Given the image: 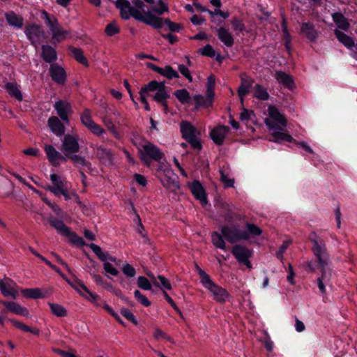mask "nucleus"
Listing matches in <instances>:
<instances>
[{
  "mask_svg": "<svg viewBox=\"0 0 357 357\" xmlns=\"http://www.w3.org/2000/svg\"><path fill=\"white\" fill-rule=\"evenodd\" d=\"M308 238L312 243L311 249L315 259L307 261L305 269L311 273L317 269L320 271L321 275L317 280V285L320 292L325 294L326 284H328L331 277V271L328 268L330 257L326 241L315 231L310 232Z\"/></svg>",
  "mask_w": 357,
  "mask_h": 357,
  "instance_id": "f257e3e1",
  "label": "nucleus"
},
{
  "mask_svg": "<svg viewBox=\"0 0 357 357\" xmlns=\"http://www.w3.org/2000/svg\"><path fill=\"white\" fill-rule=\"evenodd\" d=\"M133 6L128 0H116V7L120 10V16L123 20L132 17L135 20L143 22L152 27L161 26L160 17L153 15L152 10L145 11V4L142 0H132Z\"/></svg>",
  "mask_w": 357,
  "mask_h": 357,
  "instance_id": "f03ea898",
  "label": "nucleus"
},
{
  "mask_svg": "<svg viewBox=\"0 0 357 357\" xmlns=\"http://www.w3.org/2000/svg\"><path fill=\"white\" fill-rule=\"evenodd\" d=\"M287 119L283 113H269V142L278 144L294 143L302 147L305 151L314 153L313 150L306 142H297L287 132Z\"/></svg>",
  "mask_w": 357,
  "mask_h": 357,
  "instance_id": "7ed1b4c3",
  "label": "nucleus"
},
{
  "mask_svg": "<svg viewBox=\"0 0 357 357\" xmlns=\"http://www.w3.org/2000/svg\"><path fill=\"white\" fill-rule=\"evenodd\" d=\"M139 153L141 160L147 167H150L151 160L160 162L165 155L157 146L149 142H146L139 149Z\"/></svg>",
  "mask_w": 357,
  "mask_h": 357,
  "instance_id": "20e7f679",
  "label": "nucleus"
},
{
  "mask_svg": "<svg viewBox=\"0 0 357 357\" xmlns=\"http://www.w3.org/2000/svg\"><path fill=\"white\" fill-rule=\"evenodd\" d=\"M51 226L54 227L58 233L68 238L69 241L74 245L82 247L85 243L82 238L77 235L76 233L71 231L62 220L56 218L50 219Z\"/></svg>",
  "mask_w": 357,
  "mask_h": 357,
  "instance_id": "39448f33",
  "label": "nucleus"
},
{
  "mask_svg": "<svg viewBox=\"0 0 357 357\" xmlns=\"http://www.w3.org/2000/svg\"><path fill=\"white\" fill-rule=\"evenodd\" d=\"M182 137L185 139L191 146L197 150L202 147L201 140L196 134L195 128L186 121H183L180 125Z\"/></svg>",
  "mask_w": 357,
  "mask_h": 357,
  "instance_id": "423d86ee",
  "label": "nucleus"
},
{
  "mask_svg": "<svg viewBox=\"0 0 357 357\" xmlns=\"http://www.w3.org/2000/svg\"><path fill=\"white\" fill-rule=\"evenodd\" d=\"M157 176L165 188L171 190H176L179 188L175 174L170 168H163L160 166L157 169Z\"/></svg>",
  "mask_w": 357,
  "mask_h": 357,
  "instance_id": "0eeeda50",
  "label": "nucleus"
},
{
  "mask_svg": "<svg viewBox=\"0 0 357 357\" xmlns=\"http://www.w3.org/2000/svg\"><path fill=\"white\" fill-rule=\"evenodd\" d=\"M223 236L231 243L249 239L248 233L235 226H224L221 229Z\"/></svg>",
  "mask_w": 357,
  "mask_h": 357,
  "instance_id": "6e6552de",
  "label": "nucleus"
},
{
  "mask_svg": "<svg viewBox=\"0 0 357 357\" xmlns=\"http://www.w3.org/2000/svg\"><path fill=\"white\" fill-rule=\"evenodd\" d=\"M79 137L77 135H65L61 142V150L68 158L70 154L77 153L79 151Z\"/></svg>",
  "mask_w": 357,
  "mask_h": 357,
  "instance_id": "1a4fd4ad",
  "label": "nucleus"
},
{
  "mask_svg": "<svg viewBox=\"0 0 357 357\" xmlns=\"http://www.w3.org/2000/svg\"><path fill=\"white\" fill-rule=\"evenodd\" d=\"M60 119L56 116H51L47 121V125L51 131L58 137L65 134V124H68V113H59Z\"/></svg>",
  "mask_w": 357,
  "mask_h": 357,
  "instance_id": "9d476101",
  "label": "nucleus"
},
{
  "mask_svg": "<svg viewBox=\"0 0 357 357\" xmlns=\"http://www.w3.org/2000/svg\"><path fill=\"white\" fill-rule=\"evenodd\" d=\"M241 84L237 89V93L241 100L242 109L243 112H253L252 110H248L243 107L244 97L250 92L255 80L248 76L245 73H241Z\"/></svg>",
  "mask_w": 357,
  "mask_h": 357,
  "instance_id": "9b49d317",
  "label": "nucleus"
},
{
  "mask_svg": "<svg viewBox=\"0 0 357 357\" xmlns=\"http://www.w3.org/2000/svg\"><path fill=\"white\" fill-rule=\"evenodd\" d=\"M203 286L212 294L213 299L218 303H224L229 297L226 289L216 284L211 279L205 282Z\"/></svg>",
  "mask_w": 357,
  "mask_h": 357,
  "instance_id": "f8f14e48",
  "label": "nucleus"
},
{
  "mask_svg": "<svg viewBox=\"0 0 357 357\" xmlns=\"http://www.w3.org/2000/svg\"><path fill=\"white\" fill-rule=\"evenodd\" d=\"M47 158L52 165L58 167L61 162H66L68 160L66 155H62L58 151L54 146L51 144H45L44 146Z\"/></svg>",
  "mask_w": 357,
  "mask_h": 357,
  "instance_id": "ddd939ff",
  "label": "nucleus"
},
{
  "mask_svg": "<svg viewBox=\"0 0 357 357\" xmlns=\"http://www.w3.org/2000/svg\"><path fill=\"white\" fill-rule=\"evenodd\" d=\"M0 291L6 297L15 298L18 296V286L9 278L0 280Z\"/></svg>",
  "mask_w": 357,
  "mask_h": 357,
  "instance_id": "4468645a",
  "label": "nucleus"
},
{
  "mask_svg": "<svg viewBox=\"0 0 357 357\" xmlns=\"http://www.w3.org/2000/svg\"><path fill=\"white\" fill-rule=\"evenodd\" d=\"M231 253L239 263L245 265L248 268H252L251 262L249 260L251 257V252L248 249L242 245H236L233 247Z\"/></svg>",
  "mask_w": 357,
  "mask_h": 357,
  "instance_id": "2eb2a0df",
  "label": "nucleus"
},
{
  "mask_svg": "<svg viewBox=\"0 0 357 357\" xmlns=\"http://www.w3.org/2000/svg\"><path fill=\"white\" fill-rule=\"evenodd\" d=\"M26 34L31 40L32 45L36 46L45 39V34L40 26L32 24L26 28Z\"/></svg>",
  "mask_w": 357,
  "mask_h": 357,
  "instance_id": "dca6fc26",
  "label": "nucleus"
},
{
  "mask_svg": "<svg viewBox=\"0 0 357 357\" xmlns=\"http://www.w3.org/2000/svg\"><path fill=\"white\" fill-rule=\"evenodd\" d=\"M49 73L52 79L59 85H63L67 80V74L65 69L58 63L50 64Z\"/></svg>",
  "mask_w": 357,
  "mask_h": 357,
  "instance_id": "f3484780",
  "label": "nucleus"
},
{
  "mask_svg": "<svg viewBox=\"0 0 357 357\" xmlns=\"http://www.w3.org/2000/svg\"><path fill=\"white\" fill-rule=\"evenodd\" d=\"M229 130L230 129L228 126L218 125L211 130L210 137L216 145H222Z\"/></svg>",
  "mask_w": 357,
  "mask_h": 357,
  "instance_id": "a211bd4d",
  "label": "nucleus"
},
{
  "mask_svg": "<svg viewBox=\"0 0 357 357\" xmlns=\"http://www.w3.org/2000/svg\"><path fill=\"white\" fill-rule=\"evenodd\" d=\"M80 120L93 135L100 136L105 132L103 128L94 122L89 113H82Z\"/></svg>",
  "mask_w": 357,
  "mask_h": 357,
  "instance_id": "6ab92c4d",
  "label": "nucleus"
},
{
  "mask_svg": "<svg viewBox=\"0 0 357 357\" xmlns=\"http://www.w3.org/2000/svg\"><path fill=\"white\" fill-rule=\"evenodd\" d=\"M147 68L167 77L168 79L179 78L178 73L171 66H166L164 68H160L152 63H147Z\"/></svg>",
  "mask_w": 357,
  "mask_h": 357,
  "instance_id": "aec40b11",
  "label": "nucleus"
},
{
  "mask_svg": "<svg viewBox=\"0 0 357 357\" xmlns=\"http://www.w3.org/2000/svg\"><path fill=\"white\" fill-rule=\"evenodd\" d=\"M188 186L195 198L199 200L202 204H206L207 203L205 190L198 181H192L188 185Z\"/></svg>",
  "mask_w": 357,
  "mask_h": 357,
  "instance_id": "412c9836",
  "label": "nucleus"
},
{
  "mask_svg": "<svg viewBox=\"0 0 357 357\" xmlns=\"http://www.w3.org/2000/svg\"><path fill=\"white\" fill-rule=\"evenodd\" d=\"M195 102V109L198 110L199 109H210L213 108V102L214 97L206 95L203 96L202 95H196L193 97Z\"/></svg>",
  "mask_w": 357,
  "mask_h": 357,
  "instance_id": "4be33fe9",
  "label": "nucleus"
},
{
  "mask_svg": "<svg viewBox=\"0 0 357 357\" xmlns=\"http://www.w3.org/2000/svg\"><path fill=\"white\" fill-rule=\"evenodd\" d=\"M0 303L5 306L6 310L13 314L24 316L26 317H28L29 315V310L17 303L6 301H1Z\"/></svg>",
  "mask_w": 357,
  "mask_h": 357,
  "instance_id": "5701e85b",
  "label": "nucleus"
},
{
  "mask_svg": "<svg viewBox=\"0 0 357 357\" xmlns=\"http://www.w3.org/2000/svg\"><path fill=\"white\" fill-rule=\"evenodd\" d=\"M158 88V82L155 80L149 82L147 84L141 88L139 91L140 100L143 104H144V109L146 110L150 109L149 103L146 100V95L148 94V92L155 91Z\"/></svg>",
  "mask_w": 357,
  "mask_h": 357,
  "instance_id": "b1692460",
  "label": "nucleus"
},
{
  "mask_svg": "<svg viewBox=\"0 0 357 357\" xmlns=\"http://www.w3.org/2000/svg\"><path fill=\"white\" fill-rule=\"evenodd\" d=\"M50 180L53 185H50L46 189L52 192L55 196H59V191L66 187V181L61 179V178L56 174H52L50 175Z\"/></svg>",
  "mask_w": 357,
  "mask_h": 357,
  "instance_id": "393cba45",
  "label": "nucleus"
},
{
  "mask_svg": "<svg viewBox=\"0 0 357 357\" xmlns=\"http://www.w3.org/2000/svg\"><path fill=\"white\" fill-rule=\"evenodd\" d=\"M275 77L279 84L284 88L290 91H292L295 88V83L293 77L289 74L282 71H277Z\"/></svg>",
  "mask_w": 357,
  "mask_h": 357,
  "instance_id": "a878e982",
  "label": "nucleus"
},
{
  "mask_svg": "<svg viewBox=\"0 0 357 357\" xmlns=\"http://www.w3.org/2000/svg\"><path fill=\"white\" fill-rule=\"evenodd\" d=\"M41 57L44 61L52 64L57 59V54L52 46L43 45L41 47Z\"/></svg>",
  "mask_w": 357,
  "mask_h": 357,
  "instance_id": "bb28decb",
  "label": "nucleus"
},
{
  "mask_svg": "<svg viewBox=\"0 0 357 357\" xmlns=\"http://www.w3.org/2000/svg\"><path fill=\"white\" fill-rule=\"evenodd\" d=\"M301 31L305 35L310 41H316L318 37V31L315 29L313 24L309 22H303L301 24Z\"/></svg>",
  "mask_w": 357,
  "mask_h": 357,
  "instance_id": "cd10ccee",
  "label": "nucleus"
},
{
  "mask_svg": "<svg viewBox=\"0 0 357 357\" xmlns=\"http://www.w3.org/2000/svg\"><path fill=\"white\" fill-rule=\"evenodd\" d=\"M97 157L105 164L113 163L114 156L111 151L104 146H100L96 149Z\"/></svg>",
  "mask_w": 357,
  "mask_h": 357,
  "instance_id": "c85d7f7f",
  "label": "nucleus"
},
{
  "mask_svg": "<svg viewBox=\"0 0 357 357\" xmlns=\"http://www.w3.org/2000/svg\"><path fill=\"white\" fill-rule=\"evenodd\" d=\"M218 38L227 46L231 47L234 43L232 35L225 27H220L217 31Z\"/></svg>",
  "mask_w": 357,
  "mask_h": 357,
  "instance_id": "c756f323",
  "label": "nucleus"
},
{
  "mask_svg": "<svg viewBox=\"0 0 357 357\" xmlns=\"http://www.w3.org/2000/svg\"><path fill=\"white\" fill-rule=\"evenodd\" d=\"M335 34L337 40L347 48L351 50L353 47H356V43L352 37L339 30H335Z\"/></svg>",
  "mask_w": 357,
  "mask_h": 357,
  "instance_id": "7c9ffc66",
  "label": "nucleus"
},
{
  "mask_svg": "<svg viewBox=\"0 0 357 357\" xmlns=\"http://www.w3.org/2000/svg\"><path fill=\"white\" fill-rule=\"evenodd\" d=\"M148 276L150 277L151 280L154 286L159 287L162 291L164 289L171 290L172 289V284L169 282V280L166 278L165 277L162 275H158V279L160 280V282H158L156 280V278L153 274L147 273Z\"/></svg>",
  "mask_w": 357,
  "mask_h": 357,
  "instance_id": "2f4dec72",
  "label": "nucleus"
},
{
  "mask_svg": "<svg viewBox=\"0 0 357 357\" xmlns=\"http://www.w3.org/2000/svg\"><path fill=\"white\" fill-rule=\"evenodd\" d=\"M332 18L337 26L344 31H347L350 26L345 16L340 12H336L332 14Z\"/></svg>",
  "mask_w": 357,
  "mask_h": 357,
  "instance_id": "473e14b6",
  "label": "nucleus"
},
{
  "mask_svg": "<svg viewBox=\"0 0 357 357\" xmlns=\"http://www.w3.org/2000/svg\"><path fill=\"white\" fill-rule=\"evenodd\" d=\"M5 89L7 93L13 98L18 101L22 100L23 95L19 89L17 83L8 82L5 85Z\"/></svg>",
  "mask_w": 357,
  "mask_h": 357,
  "instance_id": "72a5a7b5",
  "label": "nucleus"
},
{
  "mask_svg": "<svg viewBox=\"0 0 357 357\" xmlns=\"http://www.w3.org/2000/svg\"><path fill=\"white\" fill-rule=\"evenodd\" d=\"M88 246L102 261L110 260L113 262H116V259L110 256L107 252H104L99 245L91 243L88 245Z\"/></svg>",
  "mask_w": 357,
  "mask_h": 357,
  "instance_id": "f704fd0d",
  "label": "nucleus"
},
{
  "mask_svg": "<svg viewBox=\"0 0 357 357\" xmlns=\"http://www.w3.org/2000/svg\"><path fill=\"white\" fill-rule=\"evenodd\" d=\"M68 50L72 53L73 57L75 59L79 62V63H82L86 67H89V64L88 62L87 59L84 56L83 50L80 48H77L73 46H69Z\"/></svg>",
  "mask_w": 357,
  "mask_h": 357,
  "instance_id": "c9c22d12",
  "label": "nucleus"
},
{
  "mask_svg": "<svg viewBox=\"0 0 357 357\" xmlns=\"http://www.w3.org/2000/svg\"><path fill=\"white\" fill-rule=\"evenodd\" d=\"M51 31L52 33V39L56 40L59 43L66 39L68 37V36H69L70 33V31L64 30L59 25V24L56 26H55Z\"/></svg>",
  "mask_w": 357,
  "mask_h": 357,
  "instance_id": "e433bc0d",
  "label": "nucleus"
},
{
  "mask_svg": "<svg viewBox=\"0 0 357 357\" xmlns=\"http://www.w3.org/2000/svg\"><path fill=\"white\" fill-rule=\"evenodd\" d=\"M160 19L162 20L161 26L159 27H153L154 29H160L164 24H166L168 29L172 32H179L183 29L182 24L173 22L169 18L163 19L160 17Z\"/></svg>",
  "mask_w": 357,
  "mask_h": 357,
  "instance_id": "4c0bfd02",
  "label": "nucleus"
},
{
  "mask_svg": "<svg viewBox=\"0 0 357 357\" xmlns=\"http://www.w3.org/2000/svg\"><path fill=\"white\" fill-rule=\"evenodd\" d=\"M6 19L11 26L20 28L23 25V18L16 15L14 12L11 11L6 13Z\"/></svg>",
  "mask_w": 357,
  "mask_h": 357,
  "instance_id": "58836bf2",
  "label": "nucleus"
},
{
  "mask_svg": "<svg viewBox=\"0 0 357 357\" xmlns=\"http://www.w3.org/2000/svg\"><path fill=\"white\" fill-rule=\"evenodd\" d=\"M22 295L28 298L38 299L44 297V295L39 288L23 289L21 291Z\"/></svg>",
  "mask_w": 357,
  "mask_h": 357,
  "instance_id": "ea45409f",
  "label": "nucleus"
},
{
  "mask_svg": "<svg viewBox=\"0 0 357 357\" xmlns=\"http://www.w3.org/2000/svg\"><path fill=\"white\" fill-rule=\"evenodd\" d=\"M70 285L77 290L82 296H84L83 291L87 293L93 300H96L98 298V296L92 294L88 288L80 281L76 280L74 283H70Z\"/></svg>",
  "mask_w": 357,
  "mask_h": 357,
  "instance_id": "a19ab883",
  "label": "nucleus"
},
{
  "mask_svg": "<svg viewBox=\"0 0 357 357\" xmlns=\"http://www.w3.org/2000/svg\"><path fill=\"white\" fill-rule=\"evenodd\" d=\"M9 321L17 328H19L24 332H29L34 335H38L40 334V330L38 328H32L23 323L17 321L15 319H10Z\"/></svg>",
  "mask_w": 357,
  "mask_h": 357,
  "instance_id": "79ce46f5",
  "label": "nucleus"
},
{
  "mask_svg": "<svg viewBox=\"0 0 357 357\" xmlns=\"http://www.w3.org/2000/svg\"><path fill=\"white\" fill-rule=\"evenodd\" d=\"M167 92L162 91H158L154 96H152L153 100L160 103L163 106V109L167 111L169 109L167 98H169Z\"/></svg>",
  "mask_w": 357,
  "mask_h": 357,
  "instance_id": "37998d69",
  "label": "nucleus"
},
{
  "mask_svg": "<svg viewBox=\"0 0 357 357\" xmlns=\"http://www.w3.org/2000/svg\"><path fill=\"white\" fill-rule=\"evenodd\" d=\"M70 160L73 163L76 165H80L82 167H89L91 166V163L86 160L85 157L77 155V153L70 154L69 157H68V160Z\"/></svg>",
  "mask_w": 357,
  "mask_h": 357,
  "instance_id": "c03bdc74",
  "label": "nucleus"
},
{
  "mask_svg": "<svg viewBox=\"0 0 357 357\" xmlns=\"http://www.w3.org/2000/svg\"><path fill=\"white\" fill-rule=\"evenodd\" d=\"M103 123L107 127L108 130L112 132L114 136L119 138V133L116 129L114 119L109 115H105L102 117Z\"/></svg>",
  "mask_w": 357,
  "mask_h": 357,
  "instance_id": "a18cd8bd",
  "label": "nucleus"
},
{
  "mask_svg": "<svg viewBox=\"0 0 357 357\" xmlns=\"http://www.w3.org/2000/svg\"><path fill=\"white\" fill-rule=\"evenodd\" d=\"M282 33H283V40H284V47H285L287 52H288V54H290L291 50V35H290L284 22H283V24H282Z\"/></svg>",
  "mask_w": 357,
  "mask_h": 357,
  "instance_id": "49530a36",
  "label": "nucleus"
},
{
  "mask_svg": "<svg viewBox=\"0 0 357 357\" xmlns=\"http://www.w3.org/2000/svg\"><path fill=\"white\" fill-rule=\"evenodd\" d=\"M52 312L56 317H63L67 315V310L62 305L56 303H49Z\"/></svg>",
  "mask_w": 357,
  "mask_h": 357,
  "instance_id": "de8ad7c7",
  "label": "nucleus"
},
{
  "mask_svg": "<svg viewBox=\"0 0 357 357\" xmlns=\"http://www.w3.org/2000/svg\"><path fill=\"white\" fill-rule=\"evenodd\" d=\"M253 96L261 100H266L268 99V92L266 89L263 86L257 84L255 86V93Z\"/></svg>",
  "mask_w": 357,
  "mask_h": 357,
  "instance_id": "09e8293b",
  "label": "nucleus"
},
{
  "mask_svg": "<svg viewBox=\"0 0 357 357\" xmlns=\"http://www.w3.org/2000/svg\"><path fill=\"white\" fill-rule=\"evenodd\" d=\"M153 336L157 341L163 339L172 344L175 343L174 340L170 336H169L167 333H165L163 331L158 327L154 328Z\"/></svg>",
  "mask_w": 357,
  "mask_h": 357,
  "instance_id": "8fccbe9b",
  "label": "nucleus"
},
{
  "mask_svg": "<svg viewBox=\"0 0 357 357\" xmlns=\"http://www.w3.org/2000/svg\"><path fill=\"white\" fill-rule=\"evenodd\" d=\"M174 95L178 100V101L183 104L188 103L190 100V93L185 89L176 90L174 91Z\"/></svg>",
  "mask_w": 357,
  "mask_h": 357,
  "instance_id": "3c124183",
  "label": "nucleus"
},
{
  "mask_svg": "<svg viewBox=\"0 0 357 357\" xmlns=\"http://www.w3.org/2000/svg\"><path fill=\"white\" fill-rule=\"evenodd\" d=\"M213 244L218 248L225 250V243L222 236L218 232H213L211 236Z\"/></svg>",
  "mask_w": 357,
  "mask_h": 357,
  "instance_id": "603ef678",
  "label": "nucleus"
},
{
  "mask_svg": "<svg viewBox=\"0 0 357 357\" xmlns=\"http://www.w3.org/2000/svg\"><path fill=\"white\" fill-rule=\"evenodd\" d=\"M119 32L120 28L117 25L116 21H112L111 23L108 24L105 29V33L109 37L113 36Z\"/></svg>",
  "mask_w": 357,
  "mask_h": 357,
  "instance_id": "864d4df0",
  "label": "nucleus"
},
{
  "mask_svg": "<svg viewBox=\"0 0 357 357\" xmlns=\"http://www.w3.org/2000/svg\"><path fill=\"white\" fill-rule=\"evenodd\" d=\"M54 108L56 112H72L73 110L70 103L65 100H59L56 102Z\"/></svg>",
  "mask_w": 357,
  "mask_h": 357,
  "instance_id": "5fc2aeb1",
  "label": "nucleus"
},
{
  "mask_svg": "<svg viewBox=\"0 0 357 357\" xmlns=\"http://www.w3.org/2000/svg\"><path fill=\"white\" fill-rule=\"evenodd\" d=\"M220 174V180L223 183L225 188H231L234 185V178H229L224 169L219 170Z\"/></svg>",
  "mask_w": 357,
  "mask_h": 357,
  "instance_id": "6e6d98bb",
  "label": "nucleus"
},
{
  "mask_svg": "<svg viewBox=\"0 0 357 357\" xmlns=\"http://www.w3.org/2000/svg\"><path fill=\"white\" fill-rule=\"evenodd\" d=\"M215 76L213 75H211L207 78L206 83V95H209L210 96H215Z\"/></svg>",
  "mask_w": 357,
  "mask_h": 357,
  "instance_id": "4d7b16f0",
  "label": "nucleus"
},
{
  "mask_svg": "<svg viewBox=\"0 0 357 357\" xmlns=\"http://www.w3.org/2000/svg\"><path fill=\"white\" fill-rule=\"evenodd\" d=\"M137 286L144 290H151L152 285L151 282L144 276H139L137 281Z\"/></svg>",
  "mask_w": 357,
  "mask_h": 357,
  "instance_id": "13d9d810",
  "label": "nucleus"
},
{
  "mask_svg": "<svg viewBox=\"0 0 357 357\" xmlns=\"http://www.w3.org/2000/svg\"><path fill=\"white\" fill-rule=\"evenodd\" d=\"M158 3L160 6V7H152V13H155L158 15H162L164 13L169 11V8L163 0H159Z\"/></svg>",
  "mask_w": 357,
  "mask_h": 357,
  "instance_id": "bf43d9fd",
  "label": "nucleus"
},
{
  "mask_svg": "<svg viewBox=\"0 0 357 357\" xmlns=\"http://www.w3.org/2000/svg\"><path fill=\"white\" fill-rule=\"evenodd\" d=\"M247 230L246 232L248 233L249 238L251 236H258L261 234V230L259 227H257L254 224L247 223L246 224Z\"/></svg>",
  "mask_w": 357,
  "mask_h": 357,
  "instance_id": "052dcab7",
  "label": "nucleus"
},
{
  "mask_svg": "<svg viewBox=\"0 0 357 357\" xmlns=\"http://www.w3.org/2000/svg\"><path fill=\"white\" fill-rule=\"evenodd\" d=\"M198 52L203 56H206L211 58L215 56V52L213 47L209 44H207L203 48L199 49Z\"/></svg>",
  "mask_w": 357,
  "mask_h": 357,
  "instance_id": "680f3d73",
  "label": "nucleus"
},
{
  "mask_svg": "<svg viewBox=\"0 0 357 357\" xmlns=\"http://www.w3.org/2000/svg\"><path fill=\"white\" fill-rule=\"evenodd\" d=\"M121 314L128 320L131 321L134 325L137 326L138 324L137 320L135 316L132 313V312L126 308H123L121 310Z\"/></svg>",
  "mask_w": 357,
  "mask_h": 357,
  "instance_id": "e2e57ef3",
  "label": "nucleus"
},
{
  "mask_svg": "<svg viewBox=\"0 0 357 357\" xmlns=\"http://www.w3.org/2000/svg\"><path fill=\"white\" fill-rule=\"evenodd\" d=\"M134 295L136 299L144 306L148 307L151 305V302L148 300V298L139 290H135Z\"/></svg>",
  "mask_w": 357,
  "mask_h": 357,
  "instance_id": "0e129e2a",
  "label": "nucleus"
},
{
  "mask_svg": "<svg viewBox=\"0 0 357 357\" xmlns=\"http://www.w3.org/2000/svg\"><path fill=\"white\" fill-rule=\"evenodd\" d=\"M289 244H290V241H283L282 244L280 246L278 250H277L275 252V256L278 259L282 260L283 254L287 249Z\"/></svg>",
  "mask_w": 357,
  "mask_h": 357,
  "instance_id": "69168bd1",
  "label": "nucleus"
},
{
  "mask_svg": "<svg viewBox=\"0 0 357 357\" xmlns=\"http://www.w3.org/2000/svg\"><path fill=\"white\" fill-rule=\"evenodd\" d=\"M122 271L128 278H133L136 274L135 269L129 264L123 266Z\"/></svg>",
  "mask_w": 357,
  "mask_h": 357,
  "instance_id": "338daca9",
  "label": "nucleus"
},
{
  "mask_svg": "<svg viewBox=\"0 0 357 357\" xmlns=\"http://www.w3.org/2000/svg\"><path fill=\"white\" fill-rule=\"evenodd\" d=\"M231 24H232L233 29L235 31H243L245 30V25H244V24L238 17H234L231 20Z\"/></svg>",
  "mask_w": 357,
  "mask_h": 357,
  "instance_id": "774afa93",
  "label": "nucleus"
}]
</instances>
